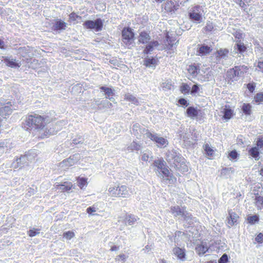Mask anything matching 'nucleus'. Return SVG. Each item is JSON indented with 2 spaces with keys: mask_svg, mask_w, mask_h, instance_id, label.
<instances>
[{
  "mask_svg": "<svg viewBox=\"0 0 263 263\" xmlns=\"http://www.w3.org/2000/svg\"><path fill=\"white\" fill-rule=\"evenodd\" d=\"M48 123L47 116H42L35 112H31L25 116L23 126L28 130L34 129L39 131L43 130Z\"/></svg>",
  "mask_w": 263,
  "mask_h": 263,
  "instance_id": "nucleus-1",
  "label": "nucleus"
},
{
  "mask_svg": "<svg viewBox=\"0 0 263 263\" xmlns=\"http://www.w3.org/2000/svg\"><path fill=\"white\" fill-rule=\"evenodd\" d=\"M249 67L244 65L235 66L229 69L227 72V79L228 83L236 81L240 77L242 76L248 71Z\"/></svg>",
  "mask_w": 263,
  "mask_h": 263,
  "instance_id": "nucleus-2",
  "label": "nucleus"
},
{
  "mask_svg": "<svg viewBox=\"0 0 263 263\" xmlns=\"http://www.w3.org/2000/svg\"><path fill=\"white\" fill-rule=\"evenodd\" d=\"M108 194L109 196L115 198H126L130 195L128 187L126 185L120 184L110 186L108 189Z\"/></svg>",
  "mask_w": 263,
  "mask_h": 263,
  "instance_id": "nucleus-3",
  "label": "nucleus"
},
{
  "mask_svg": "<svg viewBox=\"0 0 263 263\" xmlns=\"http://www.w3.org/2000/svg\"><path fill=\"white\" fill-rule=\"evenodd\" d=\"M153 166L155 167L157 171H160L161 173L166 178V180L170 181L171 178L173 177V174L171 173V170L166 165V163L162 158H158L154 160Z\"/></svg>",
  "mask_w": 263,
  "mask_h": 263,
  "instance_id": "nucleus-4",
  "label": "nucleus"
},
{
  "mask_svg": "<svg viewBox=\"0 0 263 263\" xmlns=\"http://www.w3.org/2000/svg\"><path fill=\"white\" fill-rule=\"evenodd\" d=\"M166 157L168 162L174 160L173 163L178 169H179L178 165L180 164L181 165H183L184 169L187 171V167L184 162V158L180 155H177L175 151H168L166 154Z\"/></svg>",
  "mask_w": 263,
  "mask_h": 263,
  "instance_id": "nucleus-5",
  "label": "nucleus"
},
{
  "mask_svg": "<svg viewBox=\"0 0 263 263\" xmlns=\"http://www.w3.org/2000/svg\"><path fill=\"white\" fill-rule=\"evenodd\" d=\"M122 41L127 46L130 45L135 40V34L130 27H124L122 31Z\"/></svg>",
  "mask_w": 263,
  "mask_h": 263,
  "instance_id": "nucleus-6",
  "label": "nucleus"
},
{
  "mask_svg": "<svg viewBox=\"0 0 263 263\" xmlns=\"http://www.w3.org/2000/svg\"><path fill=\"white\" fill-rule=\"evenodd\" d=\"M84 27L88 29H94L96 31L102 30L103 23L101 18H97L95 21L88 20L83 23Z\"/></svg>",
  "mask_w": 263,
  "mask_h": 263,
  "instance_id": "nucleus-7",
  "label": "nucleus"
},
{
  "mask_svg": "<svg viewBox=\"0 0 263 263\" xmlns=\"http://www.w3.org/2000/svg\"><path fill=\"white\" fill-rule=\"evenodd\" d=\"M201 7L199 5L193 7L189 13L190 18L194 21H201L202 20Z\"/></svg>",
  "mask_w": 263,
  "mask_h": 263,
  "instance_id": "nucleus-8",
  "label": "nucleus"
},
{
  "mask_svg": "<svg viewBox=\"0 0 263 263\" xmlns=\"http://www.w3.org/2000/svg\"><path fill=\"white\" fill-rule=\"evenodd\" d=\"M146 135L147 137L151 140L156 143L158 146L166 145L168 144L166 139L161 137H158L156 134H153L152 133L148 132L146 133Z\"/></svg>",
  "mask_w": 263,
  "mask_h": 263,
  "instance_id": "nucleus-9",
  "label": "nucleus"
},
{
  "mask_svg": "<svg viewBox=\"0 0 263 263\" xmlns=\"http://www.w3.org/2000/svg\"><path fill=\"white\" fill-rule=\"evenodd\" d=\"M12 103L11 102H7L3 106L0 108V117L6 119L7 117L11 114L12 109Z\"/></svg>",
  "mask_w": 263,
  "mask_h": 263,
  "instance_id": "nucleus-10",
  "label": "nucleus"
},
{
  "mask_svg": "<svg viewBox=\"0 0 263 263\" xmlns=\"http://www.w3.org/2000/svg\"><path fill=\"white\" fill-rule=\"evenodd\" d=\"M55 188L61 193H69L72 189L74 188V185L71 182L65 181L55 185Z\"/></svg>",
  "mask_w": 263,
  "mask_h": 263,
  "instance_id": "nucleus-11",
  "label": "nucleus"
},
{
  "mask_svg": "<svg viewBox=\"0 0 263 263\" xmlns=\"http://www.w3.org/2000/svg\"><path fill=\"white\" fill-rule=\"evenodd\" d=\"M229 216L227 217L228 224L229 227H232L238 222L239 215L232 210L228 211Z\"/></svg>",
  "mask_w": 263,
  "mask_h": 263,
  "instance_id": "nucleus-12",
  "label": "nucleus"
},
{
  "mask_svg": "<svg viewBox=\"0 0 263 263\" xmlns=\"http://www.w3.org/2000/svg\"><path fill=\"white\" fill-rule=\"evenodd\" d=\"M222 112L223 114L222 119L226 121L229 120L235 115L234 110L228 105L225 106V107L223 108Z\"/></svg>",
  "mask_w": 263,
  "mask_h": 263,
  "instance_id": "nucleus-13",
  "label": "nucleus"
},
{
  "mask_svg": "<svg viewBox=\"0 0 263 263\" xmlns=\"http://www.w3.org/2000/svg\"><path fill=\"white\" fill-rule=\"evenodd\" d=\"M179 7V4H175L172 1H169L165 4L164 9L167 12L172 13L178 10Z\"/></svg>",
  "mask_w": 263,
  "mask_h": 263,
  "instance_id": "nucleus-14",
  "label": "nucleus"
},
{
  "mask_svg": "<svg viewBox=\"0 0 263 263\" xmlns=\"http://www.w3.org/2000/svg\"><path fill=\"white\" fill-rule=\"evenodd\" d=\"M174 254L177 257L178 259L184 260L185 258V250L179 247H175L173 250Z\"/></svg>",
  "mask_w": 263,
  "mask_h": 263,
  "instance_id": "nucleus-15",
  "label": "nucleus"
},
{
  "mask_svg": "<svg viewBox=\"0 0 263 263\" xmlns=\"http://www.w3.org/2000/svg\"><path fill=\"white\" fill-rule=\"evenodd\" d=\"M212 50L210 46L205 45H201L198 49V55L200 56H203L209 54Z\"/></svg>",
  "mask_w": 263,
  "mask_h": 263,
  "instance_id": "nucleus-16",
  "label": "nucleus"
},
{
  "mask_svg": "<svg viewBox=\"0 0 263 263\" xmlns=\"http://www.w3.org/2000/svg\"><path fill=\"white\" fill-rule=\"evenodd\" d=\"M77 185L81 190L85 189L88 184V179L83 177H77L76 178Z\"/></svg>",
  "mask_w": 263,
  "mask_h": 263,
  "instance_id": "nucleus-17",
  "label": "nucleus"
},
{
  "mask_svg": "<svg viewBox=\"0 0 263 263\" xmlns=\"http://www.w3.org/2000/svg\"><path fill=\"white\" fill-rule=\"evenodd\" d=\"M151 37L146 31H141L139 35L138 36V42L142 44H146L150 40Z\"/></svg>",
  "mask_w": 263,
  "mask_h": 263,
  "instance_id": "nucleus-18",
  "label": "nucleus"
},
{
  "mask_svg": "<svg viewBox=\"0 0 263 263\" xmlns=\"http://www.w3.org/2000/svg\"><path fill=\"white\" fill-rule=\"evenodd\" d=\"M159 45V43L157 41H153L147 45L144 49L143 53L144 54H148L151 52L153 51L154 47H156Z\"/></svg>",
  "mask_w": 263,
  "mask_h": 263,
  "instance_id": "nucleus-19",
  "label": "nucleus"
},
{
  "mask_svg": "<svg viewBox=\"0 0 263 263\" xmlns=\"http://www.w3.org/2000/svg\"><path fill=\"white\" fill-rule=\"evenodd\" d=\"M200 64H192L189 66L187 71L193 77H196L199 71Z\"/></svg>",
  "mask_w": 263,
  "mask_h": 263,
  "instance_id": "nucleus-20",
  "label": "nucleus"
},
{
  "mask_svg": "<svg viewBox=\"0 0 263 263\" xmlns=\"http://www.w3.org/2000/svg\"><path fill=\"white\" fill-rule=\"evenodd\" d=\"M159 62V60L158 59L154 58L153 57L151 58H146L144 60V65L146 67H155L157 65H158Z\"/></svg>",
  "mask_w": 263,
  "mask_h": 263,
  "instance_id": "nucleus-21",
  "label": "nucleus"
},
{
  "mask_svg": "<svg viewBox=\"0 0 263 263\" xmlns=\"http://www.w3.org/2000/svg\"><path fill=\"white\" fill-rule=\"evenodd\" d=\"M229 53V49L227 48H220L217 50L215 53V57L217 59H224L228 57Z\"/></svg>",
  "mask_w": 263,
  "mask_h": 263,
  "instance_id": "nucleus-22",
  "label": "nucleus"
},
{
  "mask_svg": "<svg viewBox=\"0 0 263 263\" xmlns=\"http://www.w3.org/2000/svg\"><path fill=\"white\" fill-rule=\"evenodd\" d=\"M4 61L6 66L11 68H19L21 66L20 63L16 62L15 60H10L8 57H5Z\"/></svg>",
  "mask_w": 263,
  "mask_h": 263,
  "instance_id": "nucleus-23",
  "label": "nucleus"
},
{
  "mask_svg": "<svg viewBox=\"0 0 263 263\" xmlns=\"http://www.w3.org/2000/svg\"><path fill=\"white\" fill-rule=\"evenodd\" d=\"M200 110L193 106H190L186 109V113L187 116L191 118H194L198 116Z\"/></svg>",
  "mask_w": 263,
  "mask_h": 263,
  "instance_id": "nucleus-24",
  "label": "nucleus"
},
{
  "mask_svg": "<svg viewBox=\"0 0 263 263\" xmlns=\"http://www.w3.org/2000/svg\"><path fill=\"white\" fill-rule=\"evenodd\" d=\"M171 213L175 217L181 215L182 216H185L184 211L182 210L179 206H173L171 208Z\"/></svg>",
  "mask_w": 263,
  "mask_h": 263,
  "instance_id": "nucleus-25",
  "label": "nucleus"
},
{
  "mask_svg": "<svg viewBox=\"0 0 263 263\" xmlns=\"http://www.w3.org/2000/svg\"><path fill=\"white\" fill-rule=\"evenodd\" d=\"M254 203L257 210H263V196L257 194L255 196Z\"/></svg>",
  "mask_w": 263,
  "mask_h": 263,
  "instance_id": "nucleus-26",
  "label": "nucleus"
},
{
  "mask_svg": "<svg viewBox=\"0 0 263 263\" xmlns=\"http://www.w3.org/2000/svg\"><path fill=\"white\" fill-rule=\"evenodd\" d=\"M66 23L61 20H58L54 23L53 29L54 31H58L65 29Z\"/></svg>",
  "mask_w": 263,
  "mask_h": 263,
  "instance_id": "nucleus-27",
  "label": "nucleus"
},
{
  "mask_svg": "<svg viewBox=\"0 0 263 263\" xmlns=\"http://www.w3.org/2000/svg\"><path fill=\"white\" fill-rule=\"evenodd\" d=\"M195 250L198 255H201L205 253L209 250V247L206 245L201 243L198 245L196 248Z\"/></svg>",
  "mask_w": 263,
  "mask_h": 263,
  "instance_id": "nucleus-28",
  "label": "nucleus"
},
{
  "mask_svg": "<svg viewBox=\"0 0 263 263\" xmlns=\"http://www.w3.org/2000/svg\"><path fill=\"white\" fill-rule=\"evenodd\" d=\"M243 113L246 116H250L252 113V106L250 103H243L241 106Z\"/></svg>",
  "mask_w": 263,
  "mask_h": 263,
  "instance_id": "nucleus-29",
  "label": "nucleus"
},
{
  "mask_svg": "<svg viewBox=\"0 0 263 263\" xmlns=\"http://www.w3.org/2000/svg\"><path fill=\"white\" fill-rule=\"evenodd\" d=\"M203 149L205 152L206 155L209 157L210 159L214 156L215 151L210 147L209 144H205L203 145Z\"/></svg>",
  "mask_w": 263,
  "mask_h": 263,
  "instance_id": "nucleus-30",
  "label": "nucleus"
},
{
  "mask_svg": "<svg viewBox=\"0 0 263 263\" xmlns=\"http://www.w3.org/2000/svg\"><path fill=\"white\" fill-rule=\"evenodd\" d=\"M124 99L127 101L132 102V103L135 105H138L139 104L138 99L130 93L125 94L124 96Z\"/></svg>",
  "mask_w": 263,
  "mask_h": 263,
  "instance_id": "nucleus-31",
  "label": "nucleus"
},
{
  "mask_svg": "<svg viewBox=\"0 0 263 263\" xmlns=\"http://www.w3.org/2000/svg\"><path fill=\"white\" fill-rule=\"evenodd\" d=\"M249 155L256 160L259 159V148L257 147H253L249 150Z\"/></svg>",
  "mask_w": 263,
  "mask_h": 263,
  "instance_id": "nucleus-32",
  "label": "nucleus"
},
{
  "mask_svg": "<svg viewBox=\"0 0 263 263\" xmlns=\"http://www.w3.org/2000/svg\"><path fill=\"white\" fill-rule=\"evenodd\" d=\"M254 101L257 104L263 103V92L257 93L254 97Z\"/></svg>",
  "mask_w": 263,
  "mask_h": 263,
  "instance_id": "nucleus-33",
  "label": "nucleus"
},
{
  "mask_svg": "<svg viewBox=\"0 0 263 263\" xmlns=\"http://www.w3.org/2000/svg\"><path fill=\"white\" fill-rule=\"evenodd\" d=\"M247 220L249 223L253 224L259 221V217L256 215L249 216Z\"/></svg>",
  "mask_w": 263,
  "mask_h": 263,
  "instance_id": "nucleus-34",
  "label": "nucleus"
},
{
  "mask_svg": "<svg viewBox=\"0 0 263 263\" xmlns=\"http://www.w3.org/2000/svg\"><path fill=\"white\" fill-rule=\"evenodd\" d=\"M180 90L181 93L186 94L189 93L190 90V87L189 85L186 83H182V85L180 87Z\"/></svg>",
  "mask_w": 263,
  "mask_h": 263,
  "instance_id": "nucleus-35",
  "label": "nucleus"
},
{
  "mask_svg": "<svg viewBox=\"0 0 263 263\" xmlns=\"http://www.w3.org/2000/svg\"><path fill=\"white\" fill-rule=\"evenodd\" d=\"M214 29V26L212 22L208 21L205 26L203 28V30L206 32H210L213 31Z\"/></svg>",
  "mask_w": 263,
  "mask_h": 263,
  "instance_id": "nucleus-36",
  "label": "nucleus"
},
{
  "mask_svg": "<svg viewBox=\"0 0 263 263\" xmlns=\"http://www.w3.org/2000/svg\"><path fill=\"white\" fill-rule=\"evenodd\" d=\"M125 221L128 224L132 225L137 221V219L133 215H127L125 218Z\"/></svg>",
  "mask_w": 263,
  "mask_h": 263,
  "instance_id": "nucleus-37",
  "label": "nucleus"
},
{
  "mask_svg": "<svg viewBox=\"0 0 263 263\" xmlns=\"http://www.w3.org/2000/svg\"><path fill=\"white\" fill-rule=\"evenodd\" d=\"M236 45L237 48V50L239 52H243L246 51L247 47L244 45L243 43H241L240 41H238Z\"/></svg>",
  "mask_w": 263,
  "mask_h": 263,
  "instance_id": "nucleus-38",
  "label": "nucleus"
},
{
  "mask_svg": "<svg viewBox=\"0 0 263 263\" xmlns=\"http://www.w3.org/2000/svg\"><path fill=\"white\" fill-rule=\"evenodd\" d=\"M100 88L101 90H103L105 92L108 97H109L110 96H111L114 95L113 90L110 88L101 86Z\"/></svg>",
  "mask_w": 263,
  "mask_h": 263,
  "instance_id": "nucleus-39",
  "label": "nucleus"
},
{
  "mask_svg": "<svg viewBox=\"0 0 263 263\" xmlns=\"http://www.w3.org/2000/svg\"><path fill=\"white\" fill-rule=\"evenodd\" d=\"M40 229H39L33 228L32 229L29 230L27 232V234L31 237H34L40 233Z\"/></svg>",
  "mask_w": 263,
  "mask_h": 263,
  "instance_id": "nucleus-40",
  "label": "nucleus"
},
{
  "mask_svg": "<svg viewBox=\"0 0 263 263\" xmlns=\"http://www.w3.org/2000/svg\"><path fill=\"white\" fill-rule=\"evenodd\" d=\"M82 18V17L78 15V14H76V13L74 12H71L69 15V21H75L76 20H77L78 19H81Z\"/></svg>",
  "mask_w": 263,
  "mask_h": 263,
  "instance_id": "nucleus-41",
  "label": "nucleus"
},
{
  "mask_svg": "<svg viewBox=\"0 0 263 263\" xmlns=\"http://www.w3.org/2000/svg\"><path fill=\"white\" fill-rule=\"evenodd\" d=\"M63 236L64 238L69 240L73 238L75 236V234L74 232L68 231L64 233Z\"/></svg>",
  "mask_w": 263,
  "mask_h": 263,
  "instance_id": "nucleus-42",
  "label": "nucleus"
},
{
  "mask_svg": "<svg viewBox=\"0 0 263 263\" xmlns=\"http://www.w3.org/2000/svg\"><path fill=\"white\" fill-rule=\"evenodd\" d=\"M256 84L254 82L249 83L247 84V88L249 90L250 92L253 93L255 89Z\"/></svg>",
  "mask_w": 263,
  "mask_h": 263,
  "instance_id": "nucleus-43",
  "label": "nucleus"
},
{
  "mask_svg": "<svg viewBox=\"0 0 263 263\" xmlns=\"http://www.w3.org/2000/svg\"><path fill=\"white\" fill-rule=\"evenodd\" d=\"M238 156V154L235 150L232 151L229 154V158L230 160H234L236 159Z\"/></svg>",
  "mask_w": 263,
  "mask_h": 263,
  "instance_id": "nucleus-44",
  "label": "nucleus"
},
{
  "mask_svg": "<svg viewBox=\"0 0 263 263\" xmlns=\"http://www.w3.org/2000/svg\"><path fill=\"white\" fill-rule=\"evenodd\" d=\"M255 241L259 244L263 243V233H258L255 237Z\"/></svg>",
  "mask_w": 263,
  "mask_h": 263,
  "instance_id": "nucleus-45",
  "label": "nucleus"
},
{
  "mask_svg": "<svg viewBox=\"0 0 263 263\" xmlns=\"http://www.w3.org/2000/svg\"><path fill=\"white\" fill-rule=\"evenodd\" d=\"M256 146L258 148H263V137L257 138L256 141Z\"/></svg>",
  "mask_w": 263,
  "mask_h": 263,
  "instance_id": "nucleus-46",
  "label": "nucleus"
},
{
  "mask_svg": "<svg viewBox=\"0 0 263 263\" xmlns=\"http://www.w3.org/2000/svg\"><path fill=\"white\" fill-rule=\"evenodd\" d=\"M126 258V256L125 255L122 254L118 255L116 256L115 260L116 261H125Z\"/></svg>",
  "mask_w": 263,
  "mask_h": 263,
  "instance_id": "nucleus-47",
  "label": "nucleus"
},
{
  "mask_svg": "<svg viewBox=\"0 0 263 263\" xmlns=\"http://www.w3.org/2000/svg\"><path fill=\"white\" fill-rule=\"evenodd\" d=\"M228 261V256L226 254H224L220 258L218 263H227Z\"/></svg>",
  "mask_w": 263,
  "mask_h": 263,
  "instance_id": "nucleus-48",
  "label": "nucleus"
},
{
  "mask_svg": "<svg viewBox=\"0 0 263 263\" xmlns=\"http://www.w3.org/2000/svg\"><path fill=\"white\" fill-rule=\"evenodd\" d=\"M86 212L88 214L91 215L92 213L96 212V209L94 206H90L86 209Z\"/></svg>",
  "mask_w": 263,
  "mask_h": 263,
  "instance_id": "nucleus-49",
  "label": "nucleus"
},
{
  "mask_svg": "<svg viewBox=\"0 0 263 263\" xmlns=\"http://www.w3.org/2000/svg\"><path fill=\"white\" fill-rule=\"evenodd\" d=\"M199 90V88L197 85H194L191 89V93L194 94L197 92Z\"/></svg>",
  "mask_w": 263,
  "mask_h": 263,
  "instance_id": "nucleus-50",
  "label": "nucleus"
},
{
  "mask_svg": "<svg viewBox=\"0 0 263 263\" xmlns=\"http://www.w3.org/2000/svg\"><path fill=\"white\" fill-rule=\"evenodd\" d=\"M178 103L183 106H187L188 105V103L187 101L184 98H181L178 100Z\"/></svg>",
  "mask_w": 263,
  "mask_h": 263,
  "instance_id": "nucleus-51",
  "label": "nucleus"
},
{
  "mask_svg": "<svg viewBox=\"0 0 263 263\" xmlns=\"http://www.w3.org/2000/svg\"><path fill=\"white\" fill-rule=\"evenodd\" d=\"M240 7L243 8L246 6L245 2L242 0H234Z\"/></svg>",
  "mask_w": 263,
  "mask_h": 263,
  "instance_id": "nucleus-52",
  "label": "nucleus"
},
{
  "mask_svg": "<svg viewBox=\"0 0 263 263\" xmlns=\"http://www.w3.org/2000/svg\"><path fill=\"white\" fill-rule=\"evenodd\" d=\"M141 159L144 161H147L149 159V155L147 154L144 153L142 155Z\"/></svg>",
  "mask_w": 263,
  "mask_h": 263,
  "instance_id": "nucleus-53",
  "label": "nucleus"
},
{
  "mask_svg": "<svg viewBox=\"0 0 263 263\" xmlns=\"http://www.w3.org/2000/svg\"><path fill=\"white\" fill-rule=\"evenodd\" d=\"M234 36L236 39L240 40L242 38V34L240 32H236L234 34Z\"/></svg>",
  "mask_w": 263,
  "mask_h": 263,
  "instance_id": "nucleus-54",
  "label": "nucleus"
},
{
  "mask_svg": "<svg viewBox=\"0 0 263 263\" xmlns=\"http://www.w3.org/2000/svg\"><path fill=\"white\" fill-rule=\"evenodd\" d=\"M257 67L260 70H263V61H259L258 62Z\"/></svg>",
  "mask_w": 263,
  "mask_h": 263,
  "instance_id": "nucleus-55",
  "label": "nucleus"
},
{
  "mask_svg": "<svg viewBox=\"0 0 263 263\" xmlns=\"http://www.w3.org/2000/svg\"><path fill=\"white\" fill-rule=\"evenodd\" d=\"M119 249V247L117 246H114L111 247L110 251H116Z\"/></svg>",
  "mask_w": 263,
  "mask_h": 263,
  "instance_id": "nucleus-56",
  "label": "nucleus"
},
{
  "mask_svg": "<svg viewBox=\"0 0 263 263\" xmlns=\"http://www.w3.org/2000/svg\"><path fill=\"white\" fill-rule=\"evenodd\" d=\"M0 48L2 49H5V44L2 40H0Z\"/></svg>",
  "mask_w": 263,
  "mask_h": 263,
  "instance_id": "nucleus-57",
  "label": "nucleus"
},
{
  "mask_svg": "<svg viewBox=\"0 0 263 263\" xmlns=\"http://www.w3.org/2000/svg\"><path fill=\"white\" fill-rule=\"evenodd\" d=\"M231 169H232V168H223V169L222 170V172H221V173H222H222H225V172L228 171H229V170H231Z\"/></svg>",
  "mask_w": 263,
  "mask_h": 263,
  "instance_id": "nucleus-58",
  "label": "nucleus"
},
{
  "mask_svg": "<svg viewBox=\"0 0 263 263\" xmlns=\"http://www.w3.org/2000/svg\"><path fill=\"white\" fill-rule=\"evenodd\" d=\"M133 144L134 145V146L135 147H136V149H139V147H140V145H139V144H138L137 143L135 142H133Z\"/></svg>",
  "mask_w": 263,
  "mask_h": 263,
  "instance_id": "nucleus-59",
  "label": "nucleus"
},
{
  "mask_svg": "<svg viewBox=\"0 0 263 263\" xmlns=\"http://www.w3.org/2000/svg\"><path fill=\"white\" fill-rule=\"evenodd\" d=\"M5 146L4 142H0V149L4 148Z\"/></svg>",
  "mask_w": 263,
  "mask_h": 263,
  "instance_id": "nucleus-60",
  "label": "nucleus"
},
{
  "mask_svg": "<svg viewBox=\"0 0 263 263\" xmlns=\"http://www.w3.org/2000/svg\"><path fill=\"white\" fill-rule=\"evenodd\" d=\"M259 174L263 176V168H261V170L259 171Z\"/></svg>",
  "mask_w": 263,
  "mask_h": 263,
  "instance_id": "nucleus-61",
  "label": "nucleus"
},
{
  "mask_svg": "<svg viewBox=\"0 0 263 263\" xmlns=\"http://www.w3.org/2000/svg\"><path fill=\"white\" fill-rule=\"evenodd\" d=\"M133 127H139V125L138 124H136L135 125H134Z\"/></svg>",
  "mask_w": 263,
  "mask_h": 263,
  "instance_id": "nucleus-62",
  "label": "nucleus"
},
{
  "mask_svg": "<svg viewBox=\"0 0 263 263\" xmlns=\"http://www.w3.org/2000/svg\"><path fill=\"white\" fill-rule=\"evenodd\" d=\"M24 157H25V156H21V157H20V158H19L18 159H19V160H21V158H24Z\"/></svg>",
  "mask_w": 263,
  "mask_h": 263,
  "instance_id": "nucleus-63",
  "label": "nucleus"
},
{
  "mask_svg": "<svg viewBox=\"0 0 263 263\" xmlns=\"http://www.w3.org/2000/svg\"><path fill=\"white\" fill-rule=\"evenodd\" d=\"M148 248H149V246L148 245L145 247V249H148Z\"/></svg>",
  "mask_w": 263,
  "mask_h": 263,
  "instance_id": "nucleus-64",
  "label": "nucleus"
}]
</instances>
